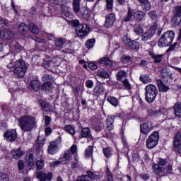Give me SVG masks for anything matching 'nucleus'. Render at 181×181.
I'll return each mask as SVG.
<instances>
[{"label": "nucleus", "instance_id": "11", "mask_svg": "<svg viewBox=\"0 0 181 181\" xmlns=\"http://www.w3.org/2000/svg\"><path fill=\"white\" fill-rule=\"evenodd\" d=\"M116 16L113 13H110L106 16L105 23L103 25L104 28L106 29H110V28H112L114 23L115 22Z\"/></svg>", "mask_w": 181, "mask_h": 181}, {"label": "nucleus", "instance_id": "54", "mask_svg": "<svg viewBox=\"0 0 181 181\" xmlns=\"http://www.w3.org/2000/svg\"><path fill=\"white\" fill-rule=\"evenodd\" d=\"M0 181H9V175L6 173H0Z\"/></svg>", "mask_w": 181, "mask_h": 181}, {"label": "nucleus", "instance_id": "36", "mask_svg": "<svg viewBox=\"0 0 181 181\" xmlns=\"http://www.w3.org/2000/svg\"><path fill=\"white\" fill-rule=\"evenodd\" d=\"M81 135L83 138H87L90 136L91 135V131L90 130V128H83L81 131Z\"/></svg>", "mask_w": 181, "mask_h": 181}, {"label": "nucleus", "instance_id": "53", "mask_svg": "<svg viewBox=\"0 0 181 181\" xmlns=\"http://www.w3.org/2000/svg\"><path fill=\"white\" fill-rule=\"evenodd\" d=\"M76 161H72L71 163V169H77L79 166L78 165V158H75Z\"/></svg>", "mask_w": 181, "mask_h": 181}, {"label": "nucleus", "instance_id": "31", "mask_svg": "<svg viewBox=\"0 0 181 181\" xmlns=\"http://www.w3.org/2000/svg\"><path fill=\"white\" fill-rule=\"evenodd\" d=\"M157 84L158 86V88L160 90V91H168L169 90V87L165 86V84H163V82H162L161 80H158L157 81Z\"/></svg>", "mask_w": 181, "mask_h": 181}, {"label": "nucleus", "instance_id": "29", "mask_svg": "<svg viewBox=\"0 0 181 181\" xmlns=\"http://www.w3.org/2000/svg\"><path fill=\"white\" fill-rule=\"evenodd\" d=\"M132 19H134V10L129 8V11L124 18V22H129Z\"/></svg>", "mask_w": 181, "mask_h": 181}, {"label": "nucleus", "instance_id": "46", "mask_svg": "<svg viewBox=\"0 0 181 181\" xmlns=\"http://www.w3.org/2000/svg\"><path fill=\"white\" fill-rule=\"evenodd\" d=\"M97 74L102 78H108V77H110V74H108L105 71H99Z\"/></svg>", "mask_w": 181, "mask_h": 181}, {"label": "nucleus", "instance_id": "21", "mask_svg": "<svg viewBox=\"0 0 181 181\" xmlns=\"http://www.w3.org/2000/svg\"><path fill=\"white\" fill-rule=\"evenodd\" d=\"M30 87L34 91L37 92L38 90H40V81L37 79L33 80L30 83Z\"/></svg>", "mask_w": 181, "mask_h": 181}, {"label": "nucleus", "instance_id": "10", "mask_svg": "<svg viewBox=\"0 0 181 181\" xmlns=\"http://www.w3.org/2000/svg\"><path fill=\"white\" fill-rule=\"evenodd\" d=\"M174 17L171 21L172 25H173V26H177L178 25H180L181 22V7H176L174 10Z\"/></svg>", "mask_w": 181, "mask_h": 181}, {"label": "nucleus", "instance_id": "30", "mask_svg": "<svg viewBox=\"0 0 181 181\" xmlns=\"http://www.w3.org/2000/svg\"><path fill=\"white\" fill-rule=\"evenodd\" d=\"M42 90L44 91H52L53 90V85L51 82L47 81L42 86Z\"/></svg>", "mask_w": 181, "mask_h": 181}, {"label": "nucleus", "instance_id": "50", "mask_svg": "<svg viewBox=\"0 0 181 181\" xmlns=\"http://www.w3.org/2000/svg\"><path fill=\"white\" fill-rule=\"evenodd\" d=\"M114 5V0H106L107 9L111 12L112 11V6Z\"/></svg>", "mask_w": 181, "mask_h": 181}, {"label": "nucleus", "instance_id": "37", "mask_svg": "<svg viewBox=\"0 0 181 181\" xmlns=\"http://www.w3.org/2000/svg\"><path fill=\"white\" fill-rule=\"evenodd\" d=\"M128 46L132 47V49H139V42L128 40Z\"/></svg>", "mask_w": 181, "mask_h": 181}, {"label": "nucleus", "instance_id": "38", "mask_svg": "<svg viewBox=\"0 0 181 181\" xmlns=\"http://www.w3.org/2000/svg\"><path fill=\"white\" fill-rule=\"evenodd\" d=\"M140 80L142 83H144V84H148V83H151L152 81V79L148 75H141L140 76Z\"/></svg>", "mask_w": 181, "mask_h": 181}, {"label": "nucleus", "instance_id": "24", "mask_svg": "<svg viewBox=\"0 0 181 181\" xmlns=\"http://www.w3.org/2000/svg\"><path fill=\"white\" fill-rule=\"evenodd\" d=\"M144 16H145V13L144 11H134V19H136L138 22H141L142 19H144Z\"/></svg>", "mask_w": 181, "mask_h": 181}, {"label": "nucleus", "instance_id": "48", "mask_svg": "<svg viewBox=\"0 0 181 181\" xmlns=\"http://www.w3.org/2000/svg\"><path fill=\"white\" fill-rule=\"evenodd\" d=\"M103 153L105 158H110V156L112 155V153L111 152V148H110L109 147H106L103 148Z\"/></svg>", "mask_w": 181, "mask_h": 181}, {"label": "nucleus", "instance_id": "3", "mask_svg": "<svg viewBox=\"0 0 181 181\" xmlns=\"http://www.w3.org/2000/svg\"><path fill=\"white\" fill-rule=\"evenodd\" d=\"M175 39V33L172 30L164 33L158 40V45L159 47H168L173 43Z\"/></svg>", "mask_w": 181, "mask_h": 181}, {"label": "nucleus", "instance_id": "13", "mask_svg": "<svg viewBox=\"0 0 181 181\" xmlns=\"http://www.w3.org/2000/svg\"><path fill=\"white\" fill-rule=\"evenodd\" d=\"M140 129L142 134L148 135L153 129V124L151 122H146L141 124Z\"/></svg>", "mask_w": 181, "mask_h": 181}, {"label": "nucleus", "instance_id": "28", "mask_svg": "<svg viewBox=\"0 0 181 181\" xmlns=\"http://www.w3.org/2000/svg\"><path fill=\"white\" fill-rule=\"evenodd\" d=\"M107 101L111 104V105H113V107H118L119 105V102L118 101V99L114 96H109L107 98Z\"/></svg>", "mask_w": 181, "mask_h": 181}, {"label": "nucleus", "instance_id": "57", "mask_svg": "<svg viewBox=\"0 0 181 181\" xmlns=\"http://www.w3.org/2000/svg\"><path fill=\"white\" fill-rule=\"evenodd\" d=\"M86 87H87L88 88H93V87H94V82L91 80L86 81Z\"/></svg>", "mask_w": 181, "mask_h": 181}, {"label": "nucleus", "instance_id": "32", "mask_svg": "<svg viewBox=\"0 0 181 181\" xmlns=\"http://www.w3.org/2000/svg\"><path fill=\"white\" fill-rule=\"evenodd\" d=\"M107 128L109 131H111L114 128V118L112 117H107Z\"/></svg>", "mask_w": 181, "mask_h": 181}, {"label": "nucleus", "instance_id": "43", "mask_svg": "<svg viewBox=\"0 0 181 181\" xmlns=\"http://www.w3.org/2000/svg\"><path fill=\"white\" fill-rule=\"evenodd\" d=\"M134 32L136 35H142L144 33V28L139 25H136L134 26Z\"/></svg>", "mask_w": 181, "mask_h": 181}, {"label": "nucleus", "instance_id": "42", "mask_svg": "<svg viewBox=\"0 0 181 181\" xmlns=\"http://www.w3.org/2000/svg\"><path fill=\"white\" fill-rule=\"evenodd\" d=\"M30 32H32V33H34L35 35L39 34V28L37 27H36V25H35V24L30 23Z\"/></svg>", "mask_w": 181, "mask_h": 181}, {"label": "nucleus", "instance_id": "51", "mask_svg": "<svg viewBox=\"0 0 181 181\" xmlns=\"http://www.w3.org/2000/svg\"><path fill=\"white\" fill-rule=\"evenodd\" d=\"M125 76H127V72L122 70L119 71L117 74V80H122Z\"/></svg>", "mask_w": 181, "mask_h": 181}, {"label": "nucleus", "instance_id": "62", "mask_svg": "<svg viewBox=\"0 0 181 181\" xmlns=\"http://www.w3.org/2000/svg\"><path fill=\"white\" fill-rule=\"evenodd\" d=\"M88 67H89V69H90V70H95V69H97V64H95V63H94V62H90L88 64Z\"/></svg>", "mask_w": 181, "mask_h": 181}, {"label": "nucleus", "instance_id": "34", "mask_svg": "<svg viewBox=\"0 0 181 181\" xmlns=\"http://www.w3.org/2000/svg\"><path fill=\"white\" fill-rule=\"evenodd\" d=\"M26 160L29 166H35V160L33 159V154L28 153L26 157Z\"/></svg>", "mask_w": 181, "mask_h": 181}, {"label": "nucleus", "instance_id": "59", "mask_svg": "<svg viewBox=\"0 0 181 181\" xmlns=\"http://www.w3.org/2000/svg\"><path fill=\"white\" fill-rule=\"evenodd\" d=\"M62 12L65 16L69 17L70 16V11H69V8L67 7H64L62 8Z\"/></svg>", "mask_w": 181, "mask_h": 181}, {"label": "nucleus", "instance_id": "58", "mask_svg": "<svg viewBox=\"0 0 181 181\" xmlns=\"http://www.w3.org/2000/svg\"><path fill=\"white\" fill-rule=\"evenodd\" d=\"M165 170L166 173H168V174L173 173V170L172 169V165L170 164L165 168H164L163 173H165Z\"/></svg>", "mask_w": 181, "mask_h": 181}, {"label": "nucleus", "instance_id": "39", "mask_svg": "<svg viewBox=\"0 0 181 181\" xmlns=\"http://www.w3.org/2000/svg\"><path fill=\"white\" fill-rule=\"evenodd\" d=\"M95 43V39L94 38H91L89 39L86 41L85 46L88 48V49H91V47H94V45Z\"/></svg>", "mask_w": 181, "mask_h": 181}, {"label": "nucleus", "instance_id": "41", "mask_svg": "<svg viewBox=\"0 0 181 181\" xmlns=\"http://www.w3.org/2000/svg\"><path fill=\"white\" fill-rule=\"evenodd\" d=\"M93 146H89L86 150L85 151V155L86 158H92L93 157Z\"/></svg>", "mask_w": 181, "mask_h": 181}, {"label": "nucleus", "instance_id": "7", "mask_svg": "<svg viewBox=\"0 0 181 181\" xmlns=\"http://www.w3.org/2000/svg\"><path fill=\"white\" fill-rule=\"evenodd\" d=\"M73 159L71 153L70 151H66L59 158V160L53 161L50 163V166H56L60 165V163H70V161Z\"/></svg>", "mask_w": 181, "mask_h": 181}, {"label": "nucleus", "instance_id": "63", "mask_svg": "<svg viewBox=\"0 0 181 181\" xmlns=\"http://www.w3.org/2000/svg\"><path fill=\"white\" fill-rule=\"evenodd\" d=\"M49 80H52V77L48 75V74H45L43 77H42V81H49Z\"/></svg>", "mask_w": 181, "mask_h": 181}, {"label": "nucleus", "instance_id": "55", "mask_svg": "<svg viewBox=\"0 0 181 181\" xmlns=\"http://www.w3.org/2000/svg\"><path fill=\"white\" fill-rule=\"evenodd\" d=\"M181 141V132L177 134L175 136L174 146H177V142Z\"/></svg>", "mask_w": 181, "mask_h": 181}, {"label": "nucleus", "instance_id": "18", "mask_svg": "<svg viewBox=\"0 0 181 181\" xmlns=\"http://www.w3.org/2000/svg\"><path fill=\"white\" fill-rule=\"evenodd\" d=\"M77 16L88 21V19H90V10L87 8H83L82 10H80V14L77 15Z\"/></svg>", "mask_w": 181, "mask_h": 181}, {"label": "nucleus", "instance_id": "20", "mask_svg": "<svg viewBox=\"0 0 181 181\" xmlns=\"http://www.w3.org/2000/svg\"><path fill=\"white\" fill-rule=\"evenodd\" d=\"M18 166L21 173H28V172L30 170V168L29 167L25 165V163H23V160L18 161Z\"/></svg>", "mask_w": 181, "mask_h": 181}, {"label": "nucleus", "instance_id": "14", "mask_svg": "<svg viewBox=\"0 0 181 181\" xmlns=\"http://www.w3.org/2000/svg\"><path fill=\"white\" fill-rule=\"evenodd\" d=\"M52 177H53V174H52V173L46 174L40 171L37 174V178L40 179V181L52 180Z\"/></svg>", "mask_w": 181, "mask_h": 181}, {"label": "nucleus", "instance_id": "60", "mask_svg": "<svg viewBox=\"0 0 181 181\" xmlns=\"http://www.w3.org/2000/svg\"><path fill=\"white\" fill-rule=\"evenodd\" d=\"M122 63H129L131 62V57L124 55L122 57Z\"/></svg>", "mask_w": 181, "mask_h": 181}, {"label": "nucleus", "instance_id": "64", "mask_svg": "<svg viewBox=\"0 0 181 181\" xmlns=\"http://www.w3.org/2000/svg\"><path fill=\"white\" fill-rule=\"evenodd\" d=\"M71 153H77V146L76 145H73L71 147Z\"/></svg>", "mask_w": 181, "mask_h": 181}, {"label": "nucleus", "instance_id": "19", "mask_svg": "<svg viewBox=\"0 0 181 181\" xmlns=\"http://www.w3.org/2000/svg\"><path fill=\"white\" fill-rule=\"evenodd\" d=\"M57 149H59L57 143H56V141H51L48 148L49 153H50V155H54V153L57 152Z\"/></svg>", "mask_w": 181, "mask_h": 181}, {"label": "nucleus", "instance_id": "8", "mask_svg": "<svg viewBox=\"0 0 181 181\" xmlns=\"http://www.w3.org/2000/svg\"><path fill=\"white\" fill-rule=\"evenodd\" d=\"M90 33V26L87 24H80L76 28V35L79 37H84V36H87Z\"/></svg>", "mask_w": 181, "mask_h": 181}, {"label": "nucleus", "instance_id": "52", "mask_svg": "<svg viewBox=\"0 0 181 181\" xmlns=\"http://www.w3.org/2000/svg\"><path fill=\"white\" fill-rule=\"evenodd\" d=\"M150 19H152L153 21H155V19L158 18V14L156 13V11H151L148 13Z\"/></svg>", "mask_w": 181, "mask_h": 181}, {"label": "nucleus", "instance_id": "45", "mask_svg": "<svg viewBox=\"0 0 181 181\" xmlns=\"http://www.w3.org/2000/svg\"><path fill=\"white\" fill-rule=\"evenodd\" d=\"M66 42V40L63 38H59L55 41V46L56 47H62L63 45Z\"/></svg>", "mask_w": 181, "mask_h": 181}, {"label": "nucleus", "instance_id": "23", "mask_svg": "<svg viewBox=\"0 0 181 181\" xmlns=\"http://www.w3.org/2000/svg\"><path fill=\"white\" fill-rule=\"evenodd\" d=\"M173 108L175 117L181 118V103L178 102L175 103Z\"/></svg>", "mask_w": 181, "mask_h": 181}, {"label": "nucleus", "instance_id": "12", "mask_svg": "<svg viewBox=\"0 0 181 181\" xmlns=\"http://www.w3.org/2000/svg\"><path fill=\"white\" fill-rule=\"evenodd\" d=\"M17 136L18 134L15 129L8 130L4 133V138L8 142H14L16 141Z\"/></svg>", "mask_w": 181, "mask_h": 181}, {"label": "nucleus", "instance_id": "2", "mask_svg": "<svg viewBox=\"0 0 181 181\" xmlns=\"http://www.w3.org/2000/svg\"><path fill=\"white\" fill-rule=\"evenodd\" d=\"M18 125L23 132H30L36 128L37 122L36 117L32 115H25L18 119Z\"/></svg>", "mask_w": 181, "mask_h": 181}, {"label": "nucleus", "instance_id": "15", "mask_svg": "<svg viewBox=\"0 0 181 181\" xmlns=\"http://www.w3.org/2000/svg\"><path fill=\"white\" fill-rule=\"evenodd\" d=\"M104 94V86L101 83H98L93 88V95L96 97H100Z\"/></svg>", "mask_w": 181, "mask_h": 181}, {"label": "nucleus", "instance_id": "61", "mask_svg": "<svg viewBox=\"0 0 181 181\" xmlns=\"http://www.w3.org/2000/svg\"><path fill=\"white\" fill-rule=\"evenodd\" d=\"M123 85L127 90H131V84L129 83V81H128V79L123 81Z\"/></svg>", "mask_w": 181, "mask_h": 181}, {"label": "nucleus", "instance_id": "40", "mask_svg": "<svg viewBox=\"0 0 181 181\" xmlns=\"http://www.w3.org/2000/svg\"><path fill=\"white\" fill-rule=\"evenodd\" d=\"M40 104L41 107L45 110V111H47V112L52 111L50 105L45 103L43 100H40Z\"/></svg>", "mask_w": 181, "mask_h": 181}, {"label": "nucleus", "instance_id": "26", "mask_svg": "<svg viewBox=\"0 0 181 181\" xmlns=\"http://www.w3.org/2000/svg\"><path fill=\"white\" fill-rule=\"evenodd\" d=\"M142 4V8L144 11H150L151 10V3L148 0H137Z\"/></svg>", "mask_w": 181, "mask_h": 181}, {"label": "nucleus", "instance_id": "5", "mask_svg": "<svg viewBox=\"0 0 181 181\" xmlns=\"http://www.w3.org/2000/svg\"><path fill=\"white\" fill-rule=\"evenodd\" d=\"M160 28V23H159V21H156L151 27L150 29H148L147 31H146L141 36L142 40L144 42H146L147 40H149L151 37H153L155 35V33H156V29Z\"/></svg>", "mask_w": 181, "mask_h": 181}, {"label": "nucleus", "instance_id": "1", "mask_svg": "<svg viewBox=\"0 0 181 181\" xmlns=\"http://www.w3.org/2000/svg\"><path fill=\"white\" fill-rule=\"evenodd\" d=\"M7 68L10 69V71L13 73L14 76L22 78L25 77V74H26V71H28V64L22 59H11L7 64Z\"/></svg>", "mask_w": 181, "mask_h": 181}, {"label": "nucleus", "instance_id": "49", "mask_svg": "<svg viewBox=\"0 0 181 181\" xmlns=\"http://www.w3.org/2000/svg\"><path fill=\"white\" fill-rule=\"evenodd\" d=\"M37 169L38 170H42V168H45V161L42 159H40L36 163Z\"/></svg>", "mask_w": 181, "mask_h": 181}, {"label": "nucleus", "instance_id": "44", "mask_svg": "<svg viewBox=\"0 0 181 181\" xmlns=\"http://www.w3.org/2000/svg\"><path fill=\"white\" fill-rule=\"evenodd\" d=\"M157 165L158 166H166L168 161H166V159L158 158H157Z\"/></svg>", "mask_w": 181, "mask_h": 181}, {"label": "nucleus", "instance_id": "17", "mask_svg": "<svg viewBox=\"0 0 181 181\" xmlns=\"http://www.w3.org/2000/svg\"><path fill=\"white\" fill-rule=\"evenodd\" d=\"M11 155L13 159H19L21 156L25 155V151L22 148H18L11 151Z\"/></svg>", "mask_w": 181, "mask_h": 181}, {"label": "nucleus", "instance_id": "22", "mask_svg": "<svg viewBox=\"0 0 181 181\" xmlns=\"http://www.w3.org/2000/svg\"><path fill=\"white\" fill-rule=\"evenodd\" d=\"M163 108H160L158 110H156L155 108L148 109V112L151 117H159L160 114H162V110Z\"/></svg>", "mask_w": 181, "mask_h": 181}, {"label": "nucleus", "instance_id": "56", "mask_svg": "<svg viewBox=\"0 0 181 181\" xmlns=\"http://www.w3.org/2000/svg\"><path fill=\"white\" fill-rule=\"evenodd\" d=\"M45 138L39 136L36 141V144L40 145V147L43 146V144H45Z\"/></svg>", "mask_w": 181, "mask_h": 181}, {"label": "nucleus", "instance_id": "9", "mask_svg": "<svg viewBox=\"0 0 181 181\" xmlns=\"http://www.w3.org/2000/svg\"><path fill=\"white\" fill-rule=\"evenodd\" d=\"M87 175H82L81 177H78L76 181H93L97 180L100 177V175H97L91 171H88Z\"/></svg>", "mask_w": 181, "mask_h": 181}, {"label": "nucleus", "instance_id": "27", "mask_svg": "<svg viewBox=\"0 0 181 181\" xmlns=\"http://www.w3.org/2000/svg\"><path fill=\"white\" fill-rule=\"evenodd\" d=\"M153 170L156 175H160V173H163V172H165V168L160 167L158 164H154L153 165Z\"/></svg>", "mask_w": 181, "mask_h": 181}, {"label": "nucleus", "instance_id": "6", "mask_svg": "<svg viewBox=\"0 0 181 181\" xmlns=\"http://www.w3.org/2000/svg\"><path fill=\"white\" fill-rule=\"evenodd\" d=\"M159 142V132H153L146 139V145L148 149H153Z\"/></svg>", "mask_w": 181, "mask_h": 181}, {"label": "nucleus", "instance_id": "33", "mask_svg": "<svg viewBox=\"0 0 181 181\" xmlns=\"http://www.w3.org/2000/svg\"><path fill=\"white\" fill-rule=\"evenodd\" d=\"M18 30L20 33H22L23 35L25 33V32H28L29 30V27L25 23H22L20 24L18 27Z\"/></svg>", "mask_w": 181, "mask_h": 181}, {"label": "nucleus", "instance_id": "16", "mask_svg": "<svg viewBox=\"0 0 181 181\" xmlns=\"http://www.w3.org/2000/svg\"><path fill=\"white\" fill-rule=\"evenodd\" d=\"M80 5H81V0H73L72 6L76 15H80Z\"/></svg>", "mask_w": 181, "mask_h": 181}, {"label": "nucleus", "instance_id": "4", "mask_svg": "<svg viewBox=\"0 0 181 181\" xmlns=\"http://www.w3.org/2000/svg\"><path fill=\"white\" fill-rule=\"evenodd\" d=\"M146 101L149 104H152L158 95V88L153 84H148L145 88Z\"/></svg>", "mask_w": 181, "mask_h": 181}, {"label": "nucleus", "instance_id": "47", "mask_svg": "<svg viewBox=\"0 0 181 181\" xmlns=\"http://www.w3.org/2000/svg\"><path fill=\"white\" fill-rule=\"evenodd\" d=\"M65 130L66 131V132H68L71 135H74V134H76V132L74 131V128H73L71 125L65 126Z\"/></svg>", "mask_w": 181, "mask_h": 181}, {"label": "nucleus", "instance_id": "35", "mask_svg": "<svg viewBox=\"0 0 181 181\" xmlns=\"http://www.w3.org/2000/svg\"><path fill=\"white\" fill-rule=\"evenodd\" d=\"M100 64L105 66H112V61L110 60L108 57H103L100 60Z\"/></svg>", "mask_w": 181, "mask_h": 181}, {"label": "nucleus", "instance_id": "25", "mask_svg": "<svg viewBox=\"0 0 181 181\" xmlns=\"http://www.w3.org/2000/svg\"><path fill=\"white\" fill-rule=\"evenodd\" d=\"M150 56H151L152 59H153L156 63H160L163 59V54H156L152 52H150Z\"/></svg>", "mask_w": 181, "mask_h": 181}]
</instances>
